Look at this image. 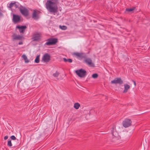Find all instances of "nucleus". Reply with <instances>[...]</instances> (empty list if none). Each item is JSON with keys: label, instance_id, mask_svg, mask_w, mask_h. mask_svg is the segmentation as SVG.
<instances>
[{"label": "nucleus", "instance_id": "f257e3e1", "mask_svg": "<svg viewBox=\"0 0 150 150\" xmlns=\"http://www.w3.org/2000/svg\"><path fill=\"white\" fill-rule=\"evenodd\" d=\"M58 0H47L45 3L46 7L51 13H56L58 10Z\"/></svg>", "mask_w": 150, "mask_h": 150}, {"label": "nucleus", "instance_id": "f03ea898", "mask_svg": "<svg viewBox=\"0 0 150 150\" xmlns=\"http://www.w3.org/2000/svg\"><path fill=\"white\" fill-rule=\"evenodd\" d=\"M76 74L81 78H84L86 75V70L81 69L75 71Z\"/></svg>", "mask_w": 150, "mask_h": 150}, {"label": "nucleus", "instance_id": "7ed1b4c3", "mask_svg": "<svg viewBox=\"0 0 150 150\" xmlns=\"http://www.w3.org/2000/svg\"><path fill=\"white\" fill-rule=\"evenodd\" d=\"M47 42L45 45H50L55 44L58 42V39L56 38H50L47 40Z\"/></svg>", "mask_w": 150, "mask_h": 150}, {"label": "nucleus", "instance_id": "20e7f679", "mask_svg": "<svg viewBox=\"0 0 150 150\" xmlns=\"http://www.w3.org/2000/svg\"><path fill=\"white\" fill-rule=\"evenodd\" d=\"M19 10L21 13L24 16H27L29 15V11L26 8L20 5Z\"/></svg>", "mask_w": 150, "mask_h": 150}, {"label": "nucleus", "instance_id": "39448f33", "mask_svg": "<svg viewBox=\"0 0 150 150\" xmlns=\"http://www.w3.org/2000/svg\"><path fill=\"white\" fill-rule=\"evenodd\" d=\"M132 122L130 119H125L122 122L123 126L125 128L128 127L131 125Z\"/></svg>", "mask_w": 150, "mask_h": 150}, {"label": "nucleus", "instance_id": "423d86ee", "mask_svg": "<svg viewBox=\"0 0 150 150\" xmlns=\"http://www.w3.org/2000/svg\"><path fill=\"white\" fill-rule=\"evenodd\" d=\"M40 34L36 32L33 34L32 39L33 41H38L40 39Z\"/></svg>", "mask_w": 150, "mask_h": 150}, {"label": "nucleus", "instance_id": "0eeeda50", "mask_svg": "<svg viewBox=\"0 0 150 150\" xmlns=\"http://www.w3.org/2000/svg\"><path fill=\"white\" fill-rule=\"evenodd\" d=\"M116 126L115 125H112L110 129L111 134L112 136H118V133L116 131L115 129Z\"/></svg>", "mask_w": 150, "mask_h": 150}, {"label": "nucleus", "instance_id": "6e6552de", "mask_svg": "<svg viewBox=\"0 0 150 150\" xmlns=\"http://www.w3.org/2000/svg\"><path fill=\"white\" fill-rule=\"evenodd\" d=\"M112 84H117L118 83L120 84H122L123 83V81L120 78H115L114 80L111 81Z\"/></svg>", "mask_w": 150, "mask_h": 150}, {"label": "nucleus", "instance_id": "1a4fd4ad", "mask_svg": "<svg viewBox=\"0 0 150 150\" xmlns=\"http://www.w3.org/2000/svg\"><path fill=\"white\" fill-rule=\"evenodd\" d=\"M50 55L47 54H45L43 56L42 58V60H43L44 62H48L50 60Z\"/></svg>", "mask_w": 150, "mask_h": 150}, {"label": "nucleus", "instance_id": "9d476101", "mask_svg": "<svg viewBox=\"0 0 150 150\" xmlns=\"http://www.w3.org/2000/svg\"><path fill=\"white\" fill-rule=\"evenodd\" d=\"M74 55H75L77 57H79L81 59H82L83 58L85 59L86 57V54L83 53L76 52L74 53Z\"/></svg>", "mask_w": 150, "mask_h": 150}, {"label": "nucleus", "instance_id": "9b49d317", "mask_svg": "<svg viewBox=\"0 0 150 150\" xmlns=\"http://www.w3.org/2000/svg\"><path fill=\"white\" fill-rule=\"evenodd\" d=\"M12 37L13 41L15 40H21L23 38L22 36L17 35L15 33L13 34L12 35Z\"/></svg>", "mask_w": 150, "mask_h": 150}, {"label": "nucleus", "instance_id": "f8f14e48", "mask_svg": "<svg viewBox=\"0 0 150 150\" xmlns=\"http://www.w3.org/2000/svg\"><path fill=\"white\" fill-rule=\"evenodd\" d=\"M21 16L18 15L13 14V21L14 23H17L20 21Z\"/></svg>", "mask_w": 150, "mask_h": 150}, {"label": "nucleus", "instance_id": "ddd939ff", "mask_svg": "<svg viewBox=\"0 0 150 150\" xmlns=\"http://www.w3.org/2000/svg\"><path fill=\"white\" fill-rule=\"evenodd\" d=\"M84 62L89 66L94 67V64L92 63V61L90 58H86L85 59L84 61Z\"/></svg>", "mask_w": 150, "mask_h": 150}, {"label": "nucleus", "instance_id": "4468645a", "mask_svg": "<svg viewBox=\"0 0 150 150\" xmlns=\"http://www.w3.org/2000/svg\"><path fill=\"white\" fill-rule=\"evenodd\" d=\"M27 28V27L25 25L20 26L19 25H18L16 27V28L18 29L20 32L21 33H23L25 31V30Z\"/></svg>", "mask_w": 150, "mask_h": 150}, {"label": "nucleus", "instance_id": "2eb2a0df", "mask_svg": "<svg viewBox=\"0 0 150 150\" xmlns=\"http://www.w3.org/2000/svg\"><path fill=\"white\" fill-rule=\"evenodd\" d=\"M124 89L123 91V93H126L128 90L130 88V86L127 84H124Z\"/></svg>", "mask_w": 150, "mask_h": 150}, {"label": "nucleus", "instance_id": "dca6fc26", "mask_svg": "<svg viewBox=\"0 0 150 150\" xmlns=\"http://www.w3.org/2000/svg\"><path fill=\"white\" fill-rule=\"evenodd\" d=\"M32 17L34 19H38L37 13L35 10H34L33 11Z\"/></svg>", "mask_w": 150, "mask_h": 150}, {"label": "nucleus", "instance_id": "f3484780", "mask_svg": "<svg viewBox=\"0 0 150 150\" xmlns=\"http://www.w3.org/2000/svg\"><path fill=\"white\" fill-rule=\"evenodd\" d=\"M118 139V136H112V138L111 140L113 142H116Z\"/></svg>", "mask_w": 150, "mask_h": 150}, {"label": "nucleus", "instance_id": "a211bd4d", "mask_svg": "<svg viewBox=\"0 0 150 150\" xmlns=\"http://www.w3.org/2000/svg\"><path fill=\"white\" fill-rule=\"evenodd\" d=\"M22 57L25 60V63H28L29 62V60L27 59V56L25 55H23Z\"/></svg>", "mask_w": 150, "mask_h": 150}, {"label": "nucleus", "instance_id": "6ab92c4d", "mask_svg": "<svg viewBox=\"0 0 150 150\" xmlns=\"http://www.w3.org/2000/svg\"><path fill=\"white\" fill-rule=\"evenodd\" d=\"M136 8V7H133L131 8H126L125 9L126 11H127L128 12H130L131 11H134Z\"/></svg>", "mask_w": 150, "mask_h": 150}, {"label": "nucleus", "instance_id": "aec40b11", "mask_svg": "<svg viewBox=\"0 0 150 150\" xmlns=\"http://www.w3.org/2000/svg\"><path fill=\"white\" fill-rule=\"evenodd\" d=\"M40 57V55H37L36 56V58L35 59V63H39V62H40V59H39Z\"/></svg>", "mask_w": 150, "mask_h": 150}, {"label": "nucleus", "instance_id": "412c9836", "mask_svg": "<svg viewBox=\"0 0 150 150\" xmlns=\"http://www.w3.org/2000/svg\"><path fill=\"white\" fill-rule=\"evenodd\" d=\"M80 106V104L79 103H75L74 105V108L76 109H78Z\"/></svg>", "mask_w": 150, "mask_h": 150}, {"label": "nucleus", "instance_id": "4be33fe9", "mask_svg": "<svg viewBox=\"0 0 150 150\" xmlns=\"http://www.w3.org/2000/svg\"><path fill=\"white\" fill-rule=\"evenodd\" d=\"M63 60L65 62H68L69 63H71L72 62V60L71 59H66V58H63Z\"/></svg>", "mask_w": 150, "mask_h": 150}, {"label": "nucleus", "instance_id": "5701e85b", "mask_svg": "<svg viewBox=\"0 0 150 150\" xmlns=\"http://www.w3.org/2000/svg\"><path fill=\"white\" fill-rule=\"evenodd\" d=\"M59 27L61 29L64 30H66L67 28V27L64 25L61 26L60 25Z\"/></svg>", "mask_w": 150, "mask_h": 150}, {"label": "nucleus", "instance_id": "b1692460", "mask_svg": "<svg viewBox=\"0 0 150 150\" xmlns=\"http://www.w3.org/2000/svg\"><path fill=\"white\" fill-rule=\"evenodd\" d=\"M59 73L57 71H56L55 73H54L53 74V76L55 77H58L59 75Z\"/></svg>", "mask_w": 150, "mask_h": 150}, {"label": "nucleus", "instance_id": "393cba45", "mask_svg": "<svg viewBox=\"0 0 150 150\" xmlns=\"http://www.w3.org/2000/svg\"><path fill=\"white\" fill-rule=\"evenodd\" d=\"M8 146L9 147H11L12 146V144L11 143V140H10L9 139H8V141L7 143Z\"/></svg>", "mask_w": 150, "mask_h": 150}, {"label": "nucleus", "instance_id": "a878e982", "mask_svg": "<svg viewBox=\"0 0 150 150\" xmlns=\"http://www.w3.org/2000/svg\"><path fill=\"white\" fill-rule=\"evenodd\" d=\"M98 76V75L96 73L93 74L92 75V77L94 79L97 78Z\"/></svg>", "mask_w": 150, "mask_h": 150}, {"label": "nucleus", "instance_id": "bb28decb", "mask_svg": "<svg viewBox=\"0 0 150 150\" xmlns=\"http://www.w3.org/2000/svg\"><path fill=\"white\" fill-rule=\"evenodd\" d=\"M15 4V3L11 2V3H10L9 4V6H8V7L10 8H12Z\"/></svg>", "mask_w": 150, "mask_h": 150}, {"label": "nucleus", "instance_id": "cd10ccee", "mask_svg": "<svg viewBox=\"0 0 150 150\" xmlns=\"http://www.w3.org/2000/svg\"><path fill=\"white\" fill-rule=\"evenodd\" d=\"M10 138L12 139V140H15L16 139H17L16 138V137L14 136V135H12V136H11V137H10Z\"/></svg>", "mask_w": 150, "mask_h": 150}, {"label": "nucleus", "instance_id": "c85d7f7f", "mask_svg": "<svg viewBox=\"0 0 150 150\" xmlns=\"http://www.w3.org/2000/svg\"><path fill=\"white\" fill-rule=\"evenodd\" d=\"M15 4H14V6L16 8H17L18 7V3H17V4H16V2H15Z\"/></svg>", "mask_w": 150, "mask_h": 150}, {"label": "nucleus", "instance_id": "c756f323", "mask_svg": "<svg viewBox=\"0 0 150 150\" xmlns=\"http://www.w3.org/2000/svg\"><path fill=\"white\" fill-rule=\"evenodd\" d=\"M3 16V14L1 12V10L0 8V16Z\"/></svg>", "mask_w": 150, "mask_h": 150}, {"label": "nucleus", "instance_id": "7c9ffc66", "mask_svg": "<svg viewBox=\"0 0 150 150\" xmlns=\"http://www.w3.org/2000/svg\"><path fill=\"white\" fill-rule=\"evenodd\" d=\"M8 138V136H6L4 137V140H6Z\"/></svg>", "mask_w": 150, "mask_h": 150}, {"label": "nucleus", "instance_id": "2f4dec72", "mask_svg": "<svg viewBox=\"0 0 150 150\" xmlns=\"http://www.w3.org/2000/svg\"><path fill=\"white\" fill-rule=\"evenodd\" d=\"M23 44V42H19L18 44L19 45H22Z\"/></svg>", "mask_w": 150, "mask_h": 150}, {"label": "nucleus", "instance_id": "473e14b6", "mask_svg": "<svg viewBox=\"0 0 150 150\" xmlns=\"http://www.w3.org/2000/svg\"><path fill=\"white\" fill-rule=\"evenodd\" d=\"M132 81L133 82L134 86H135L136 85L135 82L134 80H132Z\"/></svg>", "mask_w": 150, "mask_h": 150}, {"label": "nucleus", "instance_id": "72a5a7b5", "mask_svg": "<svg viewBox=\"0 0 150 150\" xmlns=\"http://www.w3.org/2000/svg\"><path fill=\"white\" fill-rule=\"evenodd\" d=\"M22 80V79L19 80L18 81V83H20Z\"/></svg>", "mask_w": 150, "mask_h": 150}]
</instances>
